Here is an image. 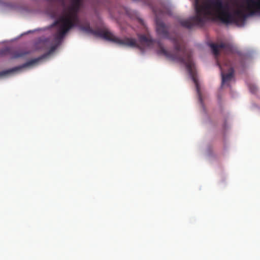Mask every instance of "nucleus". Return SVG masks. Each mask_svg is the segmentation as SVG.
<instances>
[{
    "label": "nucleus",
    "mask_w": 260,
    "mask_h": 260,
    "mask_svg": "<svg viewBox=\"0 0 260 260\" xmlns=\"http://www.w3.org/2000/svg\"><path fill=\"white\" fill-rule=\"evenodd\" d=\"M194 0L196 16L179 21L181 26L190 29L194 26H203L209 20H218L224 24L243 23L247 17L244 11L238 8L232 13L230 11L229 4L222 0Z\"/></svg>",
    "instance_id": "nucleus-1"
},
{
    "label": "nucleus",
    "mask_w": 260,
    "mask_h": 260,
    "mask_svg": "<svg viewBox=\"0 0 260 260\" xmlns=\"http://www.w3.org/2000/svg\"><path fill=\"white\" fill-rule=\"evenodd\" d=\"M156 24L157 34L165 38L172 40L174 47L173 52L168 51L158 42L159 49L157 50V53L164 55L171 60L176 61L185 64L189 75L192 76L193 81L196 84L197 89L198 93H199V88L196 79L194 77L193 68L194 64L191 58L190 52L187 50L178 37H175L173 38L170 37L168 32L169 28L163 22L156 19Z\"/></svg>",
    "instance_id": "nucleus-2"
},
{
    "label": "nucleus",
    "mask_w": 260,
    "mask_h": 260,
    "mask_svg": "<svg viewBox=\"0 0 260 260\" xmlns=\"http://www.w3.org/2000/svg\"><path fill=\"white\" fill-rule=\"evenodd\" d=\"M81 1L73 0V5L69 9L68 11L53 23V26H58L57 31L55 35L56 40H61L70 29L79 23L78 12Z\"/></svg>",
    "instance_id": "nucleus-3"
},
{
    "label": "nucleus",
    "mask_w": 260,
    "mask_h": 260,
    "mask_svg": "<svg viewBox=\"0 0 260 260\" xmlns=\"http://www.w3.org/2000/svg\"><path fill=\"white\" fill-rule=\"evenodd\" d=\"M80 28L82 31L87 34H92L95 37L108 41H114V37L112 34L105 26L99 28L96 30H93L90 27L89 23L87 22L85 25H81Z\"/></svg>",
    "instance_id": "nucleus-4"
},
{
    "label": "nucleus",
    "mask_w": 260,
    "mask_h": 260,
    "mask_svg": "<svg viewBox=\"0 0 260 260\" xmlns=\"http://www.w3.org/2000/svg\"><path fill=\"white\" fill-rule=\"evenodd\" d=\"M56 48H57V46H56V45L52 46L50 48V49L49 50L48 53L42 55V56H41L40 57H39L38 58L32 59L26 62V63L23 64L22 65H21L20 66L15 67L12 69L4 71V72H2L1 74L3 75H5V74H8L10 73H12V72H14L18 71L22 68H26V67L32 66V65L37 63L40 60L46 58L48 55H49V54L53 53L56 50Z\"/></svg>",
    "instance_id": "nucleus-5"
},
{
    "label": "nucleus",
    "mask_w": 260,
    "mask_h": 260,
    "mask_svg": "<svg viewBox=\"0 0 260 260\" xmlns=\"http://www.w3.org/2000/svg\"><path fill=\"white\" fill-rule=\"evenodd\" d=\"M217 65L219 67L221 71V75L222 77L221 84L223 85L225 83L232 80L234 77V70L233 66V63L229 60L225 59L224 61V66L228 68V73L224 74L223 73L224 69L220 64L219 62L217 60Z\"/></svg>",
    "instance_id": "nucleus-6"
},
{
    "label": "nucleus",
    "mask_w": 260,
    "mask_h": 260,
    "mask_svg": "<svg viewBox=\"0 0 260 260\" xmlns=\"http://www.w3.org/2000/svg\"><path fill=\"white\" fill-rule=\"evenodd\" d=\"M115 43L128 47L140 48L137 40L133 38H125L120 39L115 37Z\"/></svg>",
    "instance_id": "nucleus-7"
},
{
    "label": "nucleus",
    "mask_w": 260,
    "mask_h": 260,
    "mask_svg": "<svg viewBox=\"0 0 260 260\" xmlns=\"http://www.w3.org/2000/svg\"><path fill=\"white\" fill-rule=\"evenodd\" d=\"M250 15H260V0H245Z\"/></svg>",
    "instance_id": "nucleus-8"
},
{
    "label": "nucleus",
    "mask_w": 260,
    "mask_h": 260,
    "mask_svg": "<svg viewBox=\"0 0 260 260\" xmlns=\"http://www.w3.org/2000/svg\"><path fill=\"white\" fill-rule=\"evenodd\" d=\"M209 46L212 49V51L215 57H217L219 54V50L220 49H225L226 50H231L230 45L221 43L219 45L214 44V43H210L209 44Z\"/></svg>",
    "instance_id": "nucleus-9"
},
{
    "label": "nucleus",
    "mask_w": 260,
    "mask_h": 260,
    "mask_svg": "<svg viewBox=\"0 0 260 260\" xmlns=\"http://www.w3.org/2000/svg\"><path fill=\"white\" fill-rule=\"evenodd\" d=\"M138 38L141 44H145L148 47H151L154 42L150 37H147L144 35H138Z\"/></svg>",
    "instance_id": "nucleus-10"
},
{
    "label": "nucleus",
    "mask_w": 260,
    "mask_h": 260,
    "mask_svg": "<svg viewBox=\"0 0 260 260\" xmlns=\"http://www.w3.org/2000/svg\"><path fill=\"white\" fill-rule=\"evenodd\" d=\"M28 53H29V52L28 51H25L22 50L17 51L14 52L13 54V57L16 58L23 57Z\"/></svg>",
    "instance_id": "nucleus-11"
},
{
    "label": "nucleus",
    "mask_w": 260,
    "mask_h": 260,
    "mask_svg": "<svg viewBox=\"0 0 260 260\" xmlns=\"http://www.w3.org/2000/svg\"><path fill=\"white\" fill-rule=\"evenodd\" d=\"M250 91L252 93H256L258 91L257 87L253 84H249L248 85Z\"/></svg>",
    "instance_id": "nucleus-12"
},
{
    "label": "nucleus",
    "mask_w": 260,
    "mask_h": 260,
    "mask_svg": "<svg viewBox=\"0 0 260 260\" xmlns=\"http://www.w3.org/2000/svg\"><path fill=\"white\" fill-rule=\"evenodd\" d=\"M234 4L237 7H240L241 8H242V6H239L238 3L236 2V1H235L234 2Z\"/></svg>",
    "instance_id": "nucleus-13"
},
{
    "label": "nucleus",
    "mask_w": 260,
    "mask_h": 260,
    "mask_svg": "<svg viewBox=\"0 0 260 260\" xmlns=\"http://www.w3.org/2000/svg\"><path fill=\"white\" fill-rule=\"evenodd\" d=\"M8 50H9V49H8V48L5 49L4 50H2V51H1V53H2H2H5V52H7V51H8Z\"/></svg>",
    "instance_id": "nucleus-14"
}]
</instances>
